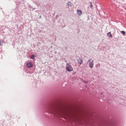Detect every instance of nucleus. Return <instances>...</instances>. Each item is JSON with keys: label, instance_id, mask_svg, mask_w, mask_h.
Returning a JSON list of instances; mask_svg holds the SVG:
<instances>
[{"label": "nucleus", "instance_id": "423d86ee", "mask_svg": "<svg viewBox=\"0 0 126 126\" xmlns=\"http://www.w3.org/2000/svg\"><path fill=\"white\" fill-rule=\"evenodd\" d=\"M78 63L79 64H82V63H83V61H82V60L81 59H79L78 61Z\"/></svg>", "mask_w": 126, "mask_h": 126}, {"label": "nucleus", "instance_id": "9d476101", "mask_svg": "<svg viewBox=\"0 0 126 126\" xmlns=\"http://www.w3.org/2000/svg\"><path fill=\"white\" fill-rule=\"evenodd\" d=\"M122 34H123V35H126V32L122 31L121 32Z\"/></svg>", "mask_w": 126, "mask_h": 126}, {"label": "nucleus", "instance_id": "6e6552de", "mask_svg": "<svg viewBox=\"0 0 126 126\" xmlns=\"http://www.w3.org/2000/svg\"><path fill=\"white\" fill-rule=\"evenodd\" d=\"M31 59L32 60H34L35 59V55H32L31 56Z\"/></svg>", "mask_w": 126, "mask_h": 126}, {"label": "nucleus", "instance_id": "20e7f679", "mask_svg": "<svg viewBox=\"0 0 126 126\" xmlns=\"http://www.w3.org/2000/svg\"><path fill=\"white\" fill-rule=\"evenodd\" d=\"M26 65H27V67H28L29 68L30 67H33V64L32 63V62H28L27 63Z\"/></svg>", "mask_w": 126, "mask_h": 126}, {"label": "nucleus", "instance_id": "39448f33", "mask_svg": "<svg viewBox=\"0 0 126 126\" xmlns=\"http://www.w3.org/2000/svg\"><path fill=\"white\" fill-rule=\"evenodd\" d=\"M77 14L79 16L81 15V14H82V11L80 10H77Z\"/></svg>", "mask_w": 126, "mask_h": 126}, {"label": "nucleus", "instance_id": "7ed1b4c3", "mask_svg": "<svg viewBox=\"0 0 126 126\" xmlns=\"http://www.w3.org/2000/svg\"><path fill=\"white\" fill-rule=\"evenodd\" d=\"M87 63L88 64H89L90 68H93V66H94V63H93V60H88Z\"/></svg>", "mask_w": 126, "mask_h": 126}, {"label": "nucleus", "instance_id": "f03ea898", "mask_svg": "<svg viewBox=\"0 0 126 126\" xmlns=\"http://www.w3.org/2000/svg\"><path fill=\"white\" fill-rule=\"evenodd\" d=\"M66 69L67 70V71H73V68L72 66H71V65L67 63L66 65Z\"/></svg>", "mask_w": 126, "mask_h": 126}, {"label": "nucleus", "instance_id": "f257e3e1", "mask_svg": "<svg viewBox=\"0 0 126 126\" xmlns=\"http://www.w3.org/2000/svg\"><path fill=\"white\" fill-rule=\"evenodd\" d=\"M49 113L54 115H60L62 114V110L55 106H51L49 109Z\"/></svg>", "mask_w": 126, "mask_h": 126}, {"label": "nucleus", "instance_id": "9b49d317", "mask_svg": "<svg viewBox=\"0 0 126 126\" xmlns=\"http://www.w3.org/2000/svg\"><path fill=\"white\" fill-rule=\"evenodd\" d=\"M1 41H0V46H1Z\"/></svg>", "mask_w": 126, "mask_h": 126}, {"label": "nucleus", "instance_id": "1a4fd4ad", "mask_svg": "<svg viewBox=\"0 0 126 126\" xmlns=\"http://www.w3.org/2000/svg\"><path fill=\"white\" fill-rule=\"evenodd\" d=\"M90 7L91 8H93V4H92V2H90Z\"/></svg>", "mask_w": 126, "mask_h": 126}, {"label": "nucleus", "instance_id": "0eeeda50", "mask_svg": "<svg viewBox=\"0 0 126 126\" xmlns=\"http://www.w3.org/2000/svg\"><path fill=\"white\" fill-rule=\"evenodd\" d=\"M107 36L108 37H110V38H112V34L111 33V32H109L107 33Z\"/></svg>", "mask_w": 126, "mask_h": 126}]
</instances>
